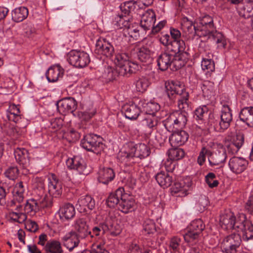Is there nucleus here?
<instances>
[{
	"mask_svg": "<svg viewBox=\"0 0 253 253\" xmlns=\"http://www.w3.org/2000/svg\"><path fill=\"white\" fill-rule=\"evenodd\" d=\"M220 223L224 229L242 232L243 238L246 241L253 239V224L243 213L237 216L231 212L223 214L220 216Z\"/></svg>",
	"mask_w": 253,
	"mask_h": 253,
	"instance_id": "obj_1",
	"label": "nucleus"
},
{
	"mask_svg": "<svg viewBox=\"0 0 253 253\" xmlns=\"http://www.w3.org/2000/svg\"><path fill=\"white\" fill-rule=\"evenodd\" d=\"M198 26L200 30L197 32L199 37L213 41L217 44L218 48L226 47V39L221 32L216 30L212 17L209 15L204 16L200 19Z\"/></svg>",
	"mask_w": 253,
	"mask_h": 253,
	"instance_id": "obj_2",
	"label": "nucleus"
},
{
	"mask_svg": "<svg viewBox=\"0 0 253 253\" xmlns=\"http://www.w3.org/2000/svg\"><path fill=\"white\" fill-rule=\"evenodd\" d=\"M130 59V54L125 48L121 47L120 49H117L114 61L120 76L128 77L139 70V65L136 62H131Z\"/></svg>",
	"mask_w": 253,
	"mask_h": 253,
	"instance_id": "obj_3",
	"label": "nucleus"
},
{
	"mask_svg": "<svg viewBox=\"0 0 253 253\" xmlns=\"http://www.w3.org/2000/svg\"><path fill=\"white\" fill-rule=\"evenodd\" d=\"M150 153L149 148L144 143H139L135 146L130 144L124 150L119 152L118 158L122 162L134 163L133 160L135 158L142 159L148 157Z\"/></svg>",
	"mask_w": 253,
	"mask_h": 253,
	"instance_id": "obj_4",
	"label": "nucleus"
},
{
	"mask_svg": "<svg viewBox=\"0 0 253 253\" xmlns=\"http://www.w3.org/2000/svg\"><path fill=\"white\" fill-rule=\"evenodd\" d=\"M188 114L180 111L170 113L164 121L166 129L169 132H173L184 126L187 121Z\"/></svg>",
	"mask_w": 253,
	"mask_h": 253,
	"instance_id": "obj_5",
	"label": "nucleus"
},
{
	"mask_svg": "<svg viewBox=\"0 0 253 253\" xmlns=\"http://www.w3.org/2000/svg\"><path fill=\"white\" fill-rule=\"evenodd\" d=\"M205 228V224L201 219L192 221L187 227L186 232L183 234L185 241L191 245L195 244L199 241Z\"/></svg>",
	"mask_w": 253,
	"mask_h": 253,
	"instance_id": "obj_6",
	"label": "nucleus"
},
{
	"mask_svg": "<svg viewBox=\"0 0 253 253\" xmlns=\"http://www.w3.org/2000/svg\"><path fill=\"white\" fill-rule=\"evenodd\" d=\"M101 138L95 134H88L81 141L83 148L88 151L96 154H100L104 149V144L101 141Z\"/></svg>",
	"mask_w": 253,
	"mask_h": 253,
	"instance_id": "obj_7",
	"label": "nucleus"
},
{
	"mask_svg": "<svg viewBox=\"0 0 253 253\" xmlns=\"http://www.w3.org/2000/svg\"><path fill=\"white\" fill-rule=\"evenodd\" d=\"M233 120L232 110L228 105H222L220 114V120L214 123L213 127L215 131L222 132L230 126Z\"/></svg>",
	"mask_w": 253,
	"mask_h": 253,
	"instance_id": "obj_8",
	"label": "nucleus"
},
{
	"mask_svg": "<svg viewBox=\"0 0 253 253\" xmlns=\"http://www.w3.org/2000/svg\"><path fill=\"white\" fill-rule=\"evenodd\" d=\"M53 206L52 198L47 197L45 195L44 197L40 200L38 202L34 199H30L27 200L24 207V211L27 213L35 214L40 210L41 208H51Z\"/></svg>",
	"mask_w": 253,
	"mask_h": 253,
	"instance_id": "obj_9",
	"label": "nucleus"
},
{
	"mask_svg": "<svg viewBox=\"0 0 253 253\" xmlns=\"http://www.w3.org/2000/svg\"><path fill=\"white\" fill-rule=\"evenodd\" d=\"M161 43L167 46V51L174 56L185 51L186 48L185 43L184 41H170V37L169 35L166 34L160 38Z\"/></svg>",
	"mask_w": 253,
	"mask_h": 253,
	"instance_id": "obj_10",
	"label": "nucleus"
},
{
	"mask_svg": "<svg viewBox=\"0 0 253 253\" xmlns=\"http://www.w3.org/2000/svg\"><path fill=\"white\" fill-rule=\"evenodd\" d=\"M67 60L71 65L78 68H84L90 62V58L87 53L75 50L68 53Z\"/></svg>",
	"mask_w": 253,
	"mask_h": 253,
	"instance_id": "obj_11",
	"label": "nucleus"
},
{
	"mask_svg": "<svg viewBox=\"0 0 253 253\" xmlns=\"http://www.w3.org/2000/svg\"><path fill=\"white\" fill-rule=\"evenodd\" d=\"M242 242L239 233H233L225 237L221 243V248L225 253H236Z\"/></svg>",
	"mask_w": 253,
	"mask_h": 253,
	"instance_id": "obj_12",
	"label": "nucleus"
},
{
	"mask_svg": "<svg viewBox=\"0 0 253 253\" xmlns=\"http://www.w3.org/2000/svg\"><path fill=\"white\" fill-rule=\"evenodd\" d=\"M166 92L169 99L172 100L174 95L178 97L183 95L184 92H187L184 84L178 81H171L166 83Z\"/></svg>",
	"mask_w": 253,
	"mask_h": 253,
	"instance_id": "obj_13",
	"label": "nucleus"
},
{
	"mask_svg": "<svg viewBox=\"0 0 253 253\" xmlns=\"http://www.w3.org/2000/svg\"><path fill=\"white\" fill-rule=\"evenodd\" d=\"M95 53L106 57H111L114 53V48L106 39L100 38L96 43Z\"/></svg>",
	"mask_w": 253,
	"mask_h": 253,
	"instance_id": "obj_14",
	"label": "nucleus"
},
{
	"mask_svg": "<svg viewBox=\"0 0 253 253\" xmlns=\"http://www.w3.org/2000/svg\"><path fill=\"white\" fill-rule=\"evenodd\" d=\"M48 193L50 196L47 197L52 198L53 202V198H57L60 196L62 193V183L57 178L54 174H51L48 178Z\"/></svg>",
	"mask_w": 253,
	"mask_h": 253,
	"instance_id": "obj_15",
	"label": "nucleus"
},
{
	"mask_svg": "<svg viewBox=\"0 0 253 253\" xmlns=\"http://www.w3.org/2000/svg\"><path fill=\"white\" fill-rule=\"evenodd\" d=\"M66 163L69 169L77 170L80 174L84 175L89 173L84 159L79 156L68 159Z\"/></svg>",
	"mask_w": 253,
	"mask_h": 253,
	"instance_id": "obj_16",
	"label": "nucleus"
},
{
	"mask_svg": "<svg viewBox=\"0 0 253 253\" xmlns=\"http://www.w3.org/2000/svg\"><path fill=\"white\" fill-rule=\"evenodd\" d=\"M228 166L233 173L240 174L247 169L248 161L243 157L234 156L229 160Z\"/></svg>",
	"mask_w": 253,
	"mask_h": 253,
	"instance_id": "obj_17",
	"label": "nucleus"
},
{
	"mask_svg": "<svg viewBox=\"0 0 253 253\" xmlns=\"http://www.w3.org/2000/svg\"><path fill=\"white\" fill-rule=\"evenodd\" d=\"M57 107L60 113H73L77 108V102L73 97L64 98L59 101Z\"/></svg>",
	"mask_w": 253,
	"mask_h": 253,
	"instance_id": "obj_18",
	"label": "nucleus"
},
{
	"mask_svg": "<svg viewBox=\"0 0 253 253\" xmlns=\"http://www.w3.org/2000/svg\"><path fill=\"white\" fill-rule=\"evenodd\" d=\"M104 228V231L114 237L119 235L122 231L120 226L115 222V218L110 215L105 217Z\"/></svg>",
	"mask_w": 253,
	"mask_h": 253,
	"instance_id": "obj_19",
	"label": "nucleus"
},
{
	"mask_svg": "<svg viewBox=\"0 0 253 253\" xmlns=\"http://www.w3.org/2000/svg\"><path fill=\"white\" fill-rule=\"evenodd\" d=\"M135 207V200L124 193L118 206V210L124 213H127L133 211Z\"/></svg>",
	"mask_w": 253,
	"mask_h": 253,
	"instance_id": "obj_20",
	"label": "nucleus"
},
{
	"mask_svg": "<svg viewBox=\"0 0 253 253\" xmlns=\"http://www.w3.org/2000/svg\"><path fill=\"white\" fill-rule=\"evenodd\" d=\"M75 234L80 239H84L88 235H90L91 238L93 237L91 232L88 230V226L86 221L83 218H80L76 220L75 224Z\"/></svg>",
	"mask_w": 253,
	"mask_h": 253,
	"instance_id": "obj_21",
	"label": "nucleus"
},
{
	"mask_svg": "<svg viewBox=\"0 0 253 253\" xmlns=\"http://www.w3.org/2000/svg\"><path fill=\"white\" fill-rule=\"evenodd\" d=\"M156 21L155 12L152 9L147 10L142 15L140 26L145 31L152 29Z\"/></svg>",
	"mask_w": 253,
	"mask_h": 253,
	"instance_id": "obj_22",
	"label": "nucleus"
},
{
	"mask_svg": "<svg viewBox=\"0 0 253 253\" xmlns=\"http://www.w3.org/2000/svg\"><path fill=\"white\" fill-rule=\"evenodd\" d=\"M80 239L75 232L71 231L62 238V242L63 246L71 251L79 245Z\"/></svg>",
	"mask_w": 253,
	"mask_h": 253,
	"instance_id": "obj_23",
	"label": "nucleus"
},
{
	"mask_svg": "<svg viewBox=\"0 0 253 253\" xmlns=\"http://www.w3.org/2000/svg\"><path fill=\"white\" fill-rule=\"evenodd\" d=\"M226 158V151L224 149H221L214 152L211 151L210 156L209 157L208 160L211 166H219L225 162Z\"/></svg>",
	"mask_w": 253,
	"mask_h": 253,
	"instance_id": "obj_24",
	"label": "nucleus"
},
{
	"mask_svg": "<svg viewBox=\"0 0 253 253\" xmlns=\"http://www.w3.org/2000/svg\"><path fill=\"white\" fill-rule=\"evenodd\" d=\"M174 56L169 52L165 51L162 53L157 58V65L160 70L162 71H166L171 67Z\"/></svg>",
	"mask_w": 253,
	"mask_h": 253,
	"instance_id": "obj_25",
	"label": "nucleus"
},
{
	"mask_svg": "<svg viewBox=\"0 0 253 253\" xmlns=\"http://www.w3.org/2000/svg\"><path fill=\"white\" fill-rule=\"evenodd\" d=\"M115 177L113 169L110 168H102L98 172V180L104 184H108Z\"/></svg>",
	"mask_w": 253,
	"mask_h": 253,
	"instance_id": "obj_26",
	"label": "nucleus"
},
{
	"mask_svg": "<svg viewBox=\"0 0 253 253\" xmlns=\"http://www.w3.org/2000/svg\"><path fill=\"white\" fill-rule=\"evenodd\" d=\"M60 219L63 220L71 219L75 215V209L74 206L69 203L63 204L58 211Z\"/></svg>",
	"mask_w": 253,
	"mask_h": 253,
	"instance_id": "obj_27",
	"label": "nucleus"
},
{
	"mask_svg": "<svg viewBox=\"0 0 253 253\" xmlns=\"http://www.w3.org/2000/svg\"><path fill=\"white\" fill-rule=\"evenodd\" d=\"M14 154L16 162L23 168H26L29 165L30 160L27 150L17 147L14 150Z\"/></svg>",
	"mask_w": 253,
	"mask_h": 253,
	"instance_id": "obj_28",
	"label": "nucleus"
},
{
	"mask_svg": "<svg viewBox=\"0 0 253 253\" xmlns=\"http://www.w3.org/2000/svg\"><path fill=\"white\" fill-rule=\"evenodd\" d=\"M125 117L131 120H136L140 114V109L136 104L129 103L123 107Z\"/></svg>",
	"mask_w": 253,
	"mask_h": 253,
	"instance_id": "obj_29",
	"label": "nucleus"
},
{
	"mask_svg": "<svg viewBox=\"0 0 253 253\" xmlns=\"http://www.w3.org/2000/svg\"><path fill=\"white\" fill-rule=\"evenodd\" d=\"M160 123L159 117L153 115H146L141 121L142 126L144 128L150 129L151 132L156 130Z\"/></svg>",
	"mask_w": 253,
	"mask_h": 253,
	"instance_id": "obj_30",
	"label": "nucleus"
},
{
	"mask_svg": "<svg viewBox=\"0 0 253 253\" xmlns=\"http://www.w3.org/2000/svg\"><path fill=\"white\" fill-rule=\"evenodd\" d=\"M95 205L94 200L89 195H86L80 197L77 204L79 206L78 209L80 210L81 212L83 211L84 212H87V210H92L94 208Z\"/></svg>",
	"mask_w": 253,
	"mask_h": 253,
	"instance_id": "obj_31",
	"label": "nucleus"
},
{
	"mask_svg": "<svg viewBox=\"0 0 253 253\" xmlns=\"http://www.w3.org/2000/svg\"><path fill=\"white\" fill-rule=\"evenodd\" d=\"M125 192L123 187H119L115 193H111L106 200V204L110 208H118L120 200Z\"/></svg>",
	"mask_w": 253,
	"mask_h": 253,
	"instance_id": "obj_32",
	"label": "nucleus"
},
{
	"mask_svg": "<svg viewBox=\"0 0 253 253\" xmlns=\"http://www.w3.org/2000/svg\"><path fill=\"white\" fill-rule=\"evenodd\" d=\"M189 135L184 130L173 133L169 138V141L171 145L175 147L184 144L188 140Z\"/></svg>",
	"mask_w": 253,
	"mask_h": 253,
	"instance_id": "obj_33",
	"label": "nucleus"
},
{
	"mask_svg": "<svg viewBox=\"0 0 253 253\" xmlns=\"http://www.w3.org/2000/svg\"><path fill=\"white\" fill-rule=\"evenodd\" d=\"M64 70L59 65L50 67L46 73V77L49 82H55L63 75Z\"/></svg>",
	"mask_w": 253,
	"mask_h": 253,
	"instance_id": "obj_34",
	"label": "nucleus"
},
{
	"mask_svg": "<svg viewBox=\"0 0 253 253\" xmlns=\"http://www.w3.org/2000/svg\"><path fill=\"white\" fill-rule=\"evenodd\" d=\"M239 118L248 126L253 127V107H245L242 109Z\"/></svg>",
	"mask_w": 253,
	"mask_h": 253,
	"instance_id": "obj_35",
	"label": "nucleus"
},
{
	"mask_svg": "<svg viewBox=\"0 0 253 253\" xmlns=\"http://www.w3.org/2000/svg\"><path fill=\"white\" fill-rule=\"evenodd\" d=\"M177 106L179 111L188 113L192 110V104L189 100L188 92H184L183 95L178 98Z\"/></svg>",
	"mask_w": 253,
	"mask_h": 253,
	"instance_id": "obj_36",
	"label": "nucleus"
},
{
	"mask_svg": "<svg viewBox=\"0 0 253 253\" xmlns=\"http://www.w3.org/2000/svg\"><path fill=\"white\" fill-rule=\"evenodd\" d=\"M189 57V55L188 52H182L174 55L171 63V70L176 71L181 68L186 63Z\"/></svg>",
	"mask_w": 253,
	"mask_h": 253,
	"instance_id": "obj_37",
	"label": "nucleus"
},
{
	"mask_svg": "<svg viewBox=\"0 0 253 253\" xmlns=\"http://www.w3.org/2000/svg\"><path fill=\"white\" fill-rule=\"evenodd\" d=\"M139 105L142 107L144 111H145L147 115H155V114L160 110V105L154 102H147L145 100H140Z\"/></svg>",
	"mask_w": 253,
	"mask_h": 253,
	"instance_id": "obj_38",
	"label": "nucleus"
},
{
	"mask_svg": "<svg viewBox=\"0 0 253 253\" xmlns=\"http://www.w3.org/2000/svg\"><path fill=\"white\" fill-rule=\"evenodd\" d=\"M43 250L45 253H63L61 243L55 240L48 241Z\"/></svg>",
	"mask_w": 253,
	"mask_h": 253,
	"instance_id": "obj_39",
	"label": "nucleus"
},
{
	"mask_svg": "<svg viewBox=\"0 0 253 253\" xmlns=\"http://www.w3.org/2000/svg\"><path fill=\"white\" fill-rule=\"evenodd\" d=\"M212 54L210 52L207 54L206 57H203L201 61V67L203 71L206 72V74L210 75L215 70V65L213 60L211 58Z\"/></svg>",
	"mask_w": 253,
	"mask_h": 253,
	"instance_id": "obj_40",
	"label": "nucleus"
},
{
	"mask_svg": "<svg viewBox=\"0 0 253 253\" xmlns=\"http://www.w3.org/2000/svg\"><path fill=\"white\" fill-rule=\"evenodd\" d=\"M155 179L158 184L164 188L170 186L173 181L172 176L165 172L158 173L155 176Z\"/></svg>",
	"mask_w": 253,
	"mask_h": 253,
	"instance_id": "obj_41",
	"label": "nucleus"
},
{
	"mask_svg": "<svg viewBox=\"0 0 253 253\" xmlns=\"http://www.w3.org/2000/svg\"><path fill=\"white\" fill-rule=\"evenodd\" d=\"M28 13V10L25 7L16 8L11 11L12 19L15 22H21L27 17Z\"/></svg>",
	"mask_w": 253,
	"mask_h": 253,
	"instance_id": "obj_42",
	"label": "nucleus"
},
{
	"mask_svg": "<svg viewBox=\"0 0 253 253\" xmlns=\"http://www.w3.org/2000/svg\"><path fill=\"white\" fill-rule=\"evenodd\" d=\"M182 29L189 38H193L195 36H198V31H200L199 26H196L191 21H187L182 24Z\"/></svg>",
	"mask_w": 253,
	"mask_h": 253,
	"instance_id": "obj_43",
	"label": "nucleus"
},
{
	"mask_svg": "<svg viewBox=\"0 0 253 253\" xmlns=\"http://www.w3.org/2000/svg\"><path fill=\"white\" fill-rule=\"evenodd\" d=\"M25 191V187L23 181H19L14 185L13 193V197L17 200V203H22L24 199V193Z\"/></svg>",
	"mask_w": 253,
	"mask_h": 253,
	"instance_id": "obj_44",
	"label": "nucleus"
},
{
	"mask_svg": "<svg viewBox=\"0 0 253 253\" xmlns=\"http://www.w3.org/2000/svg\"><path fill=\"white\" fill-rule=\"evenodd\" d=\"M137 57L142 62L150 63L152 61L150 50L145 46H142L137 49Z\"/></svg>",
	"mask_w": 253,
	"mask_h": 253,
	"instance_id": "obj_45",
	"label": "nucleus"
},
{
	"mask_svg": "<svg viewBox=\"0 0 253 253\" xmlns=\"http://www.w3.org/2000/svg\"><path fill=\"white\" fill-rule=\"evenodd\" d=\"M149 79L144 76H141L136 79L134 82L137 91L143 92L146 91L150 85Z\"/></svg>",
	"mask_w": 253,
	"mask_h": 253,
	"instance_id": "obj_46",
	"label": "nucleus"
},
{
	"mask_svg": "<svg viewBox=\"0 0 253 253\" xmlns=\"http://www.w3.org/2000/svg\"><path fill=\"white\" fill-rule=\"evenodd\" d=\"M238 13L245 18H252L253 16V1L249 0L241 9L238 10Z\"/></svg>",
	"mask_w": 253,
	"mask_h": 253,
	"instance_id": "obj_47",
	"label": "nucleus"
},
{
	"mask_svg": "<svg viewBox=\"0 0 253 253\" xmlns=\"http://www.w3.org/2000/svg\"><path fill=\"white\" fill-rule=\"evenodd\" d=\"M130 18L129 16L125 15L123 14L121 15H118L115 18V25H117L118 28L125 29L128 28L131 26V22L130 21Z\"/></svg>",
	"mask_w": 253,
	"mask_h": 253,
	"instance_id": "obj_48",
	"label": "nucleus"
},
{
	"mask_svg": "<svg viewBox=\"0 0 253 253\" xmlns=\"http://www.w3.org/2000/svg\"><path fill=\"white\" fill-rule=\"evenodd\" d=\"M201 88L204 96L210 98L213 94L214 83L209 81H205L202 83Z\"/></svg>",
	"mask_w": 253,
	"mask_h": 253,
	"instance_id": "obj_49",
	"label": "nucleus"
},
{
	"mask_svg": "<svg viewBox=\"0 0 253 253\" xmlns=\"http://www.w3.org/2000/svg\"><path fill=\"white\" fill-rule=\"evenodd\" d=\"M136 1L132 0L125 1L122 3L120 6L122 11V14L125 15L129 16L132 11H134L135 6V4Z\"/></svg>",
	"mask_w": 253,
	"mask_h": 253,
	"instance_id": "obj_50",
	"label": "nucleus"
},
{
	"mask_svg": "<svg viewBox=\"0 0 253 253\" xmlns=\"http://www.w3.org/2000/svg\"><path fill=\"white\" fill-rule=\"evenodd\" d=\"M143 232L145 234L154 233L156 231V225L154 221L150 219H146L143 224Z\"/></svg>",
	"mask_w": 253,
	"mask_h": 253,
	"instance_id": "obj_51",
	"label": "nucleus"
},
{
	"mask_svg": "<svg viewBox=\"0 0 253 253\" xmlns=\"http://www.w3.org/2000/svg\"><path fill=\"white\" fill-rule=\"evenodd\" d=\"M169 158L172 161H178L181 159L185 153L183 149L178 148H172L168 152Z\"/></svg>",
	"mask_w": 253,
	"mask_h": 253,
	"instance_id": "obj_52",
	"label": "nucleus"
},
{
	"mask_svg": "<svg viewBox=\"0 0 253 253\" xmlns=\"http://www.w3.org/2000/svg\"><path fill=\"white\" fill-rule=\"evenodd\" d=\"M33 186L39 191V195L42 198L44 197V183L43 179L41 177H36L33 179Z\"/></svg>",
	"mask_w": 253,
	"mask_h": 253,
	"instance_id": "obj_53",
	"label": "nucleus"
},
{
	"mask_svg": "<svg viewBox=\"0 0 253 253\" xmlns=\"http://www.w3.org/2000/svg\"><path fill=\"white\" fill-rule=\"evenodd\" d=\"M209 113L208 107L206 105H203L197 108L195 111L196 119L204 120L208 116Z\"/></svg>",
	"mask_w": 253,
	"mask_h": 253,
	"instance_id": "obj_54",
	"label": "nucleus"
},
{
	"mask_svg": "<svg viewBox=\"0 0 253 253\" xmlns=\"http://www.w3.org/2000/svg\"><path fill=\"white\" fill-rule=\"evenodd\" d=\"M4 174L5 177L10 180H14L17 178L19 174V170L17 167L11 166L5 171Z\"/></svg>",
	"mask_w": 253,
	"mask_h": 253,
	"instance_id": "obj_55",
	"label": "nucleus"
},
{
	"mask_svg": "<svg viewBox=\"0 0 253 253\" xmlns=\"http://www.w3.org/2000/svg\"><path fill=\"white\" fill-rule=\"evenodd\" d=\"M205 181L211 188L216 187L219 184L218 181L216 179L215 174L213 172H209L205 176Z\"/></svg>",
	"mask_w": 253,
	"mask_h": 253,
	"instance_id": "obj_56",
	"label": "nucleus"
},
{
	"mask_svg": "<svg viewBox=\"0 0 253 253\" xmlns=\"http://www.w3.org/2000/svg\"><path fill=\"white\" fill-rule=\"evenodd\" d=\"M63 137L66 138L69 142H75L79 139L80 134L78 132L72 129L64 133Z\"/></svg>",
	"mask_w": 253,
	"mask_h": 253,
	"instance_id": "obj_57",
	"label": "nucleus"
},
{
	"mask_svg": "<svg viewBox=\"0 0 253 253\" xmlns=\"http://www.w3.org/2000/svg\"><path fill=\"white\" fill-rule=\"evenodd\" d=\"M124 31L125 36L128 35L129 37L132 38L135 40H137L139 37V30L137 28H134L133 27H131V26L127 29H124Z\"/></svg>",
	"mask_w": 253,
	"mask_h": 253,
	"instance_id": "obj_58",
	"label": "nucleus"
},
{
	"mask_svg": "<svg viewBox=\"0 0 253 253\" xmlns=\"http://www.w3.org/2000/svg\"><path fill=\"white\" fill-rule=\"evenodd\" d=\"M14 86V81L9 78H6L4 79L1 84V87L7 90V93L12 92Z\"/></svg>",
	"mask_w": 253,
	"mask_h": 253,
	"instance_id": "obj_59",
	"label": "nucleus"
},
{
	"mask_svg": "<svg viewBox=\"0 0 253 253\" xmlns=\"http://www.w3.org/2000/svg\"><path fill=\"white\" fill-rule=\"evenodd\" d=\"M210 154L211 151L209 149L205 147H203L198 157L197 161L198 164L200 166L203 165L206 160V156L207 155L209 157L210 156Z\"/></svg>",
	"mask_w": 253,
	"mask_h": 253,
	"instance_id": "obj_60",
	"label": "nucleus"
},
{
	"mask_svg": "<svg viewBox=\"0 0 253 253\" xmlns=\"http://www.w3.org/2000/svg\"><path fill=\"white\" fill-rule=\"evenodd\" d=\"M181 243V239L175 236L171 238L169 242V248L174 252H178L179 250V246Z\"/></svg>",
	"mask_w": 253,
	"mask_h": 253,
	"instance_id": "obj_61",
	"label": "nucleus"
},
{
	"mask_svg": "<svg viewBox=\"0 0 253 253\" xmlns=\"http://www.w3.org/2000/svg\"><path fill=\"white\" fill-rule=\"evenodd\" d=\"M229 142L241 147L244 142V136L242 133H239L233 136Z\"/></svg>",
	"mask_w": 253,
	"mask_h": 253,
	"instance_id": "obj_62",
	"label": "nucleus"
},
{
	"mask_svg": "<svg viewBox=\"0 0 253 253\" xmlns=\"http://www.w3.org/2000/svg\"><path fill=\"white\" fill-rule=\"evenodd\" d=\"M95 113V112H88L86 111H81L78 112V115L81 122H87L94 115Z\"/></svg>",
	"mask_w": 253,
	"mask_h": 253,
	"instance_id": "obj_63",
	"label": "nucleus"
},
{
	"mask_svg": "<svg viewBox=\"0 0 253 253\" xmlns=\"http://www.w3.org/2000/svg\"><path fill=\"white\" fill-rule=\"evenodd\" d=\"M63 121L61 118H55L51 121L50 127L54 129L57 130L60 129L63 126Z\"/></svg>",
	"mask_w": 253,
	"mask_h": 253,
	"instance_id": "obj_64",
	"label": "nucleus"
}]
</instances>
